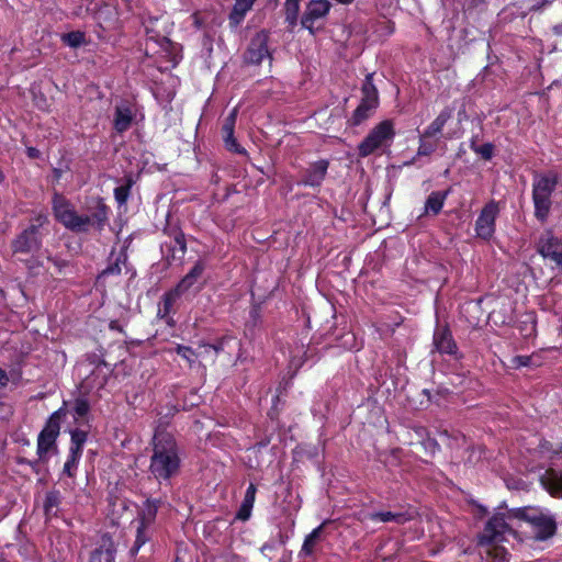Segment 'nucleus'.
<instances>
[{
  "instance_id": "1",
  "label": "nucleus",
  "mask_w": 562,
  "mask_h": 562,
  "mask_svg": "<svg viewBox=\"0 0 562 562\" xmlns=\"http://www.w3.org/2000/svg\"><path fill=\"white\" fill-rule=\"evenodd\" d=\"M516 521L526 522L536 540H546L557 530L555 520L550 514L539 508H517L496 513L486 522L482 532V542H491L503 535L512 533Z\"/></svg>"
},
{
  "instance_id": "2",
  "label": "nucleus",
  "mask_w": 562,
  "mask_h": 562,
  "mask_svg": "<svg viewBox=\"0 0 562 562\" xmlns=\"http://www.w3.org/2000/svg\"><path fill=\"white\" fill-rule=\"evenodd\" d=\"M151 446L149 474L159 483L169 482L179 474L181 468L177 441L170 432L156 429Z\"/></svg>"
},
{
  "instance_id": "3",
  "label": "nucleus",
  "mask_w": 562,
  "mask_h": 562,
  "mask_svg": "<svg viewBox=\"0 0 562 562\" xmlns=\"http://www.w3.org/2000/svg\"><path fill=\"white\" fill-rule=\"evenodd\" d=\"M53 214L56 221L75 233H86L91 228L102 229L108 220L104 204H99L90 214L80 215L68 200L57 193L53 198Z\"/></svg>"
},
{
  "instance_id": "4",
  "label": "nucleus",
  "mask_w": 562,
  "mask_h": 562,
  "mask_svg": "<svg viewBox=\"0 0 562 562\" xmlns=\"http://www.w3.org/2000/svg\"><path fill=\"white\" fill-rule=\"evenodd\" d=\"M558 184V176L553 172L536 175L532 180V202L535 216L544 223L549 216L552 201L551 195Z\"/></svg>"
},
{
  "instance_id": "5",
  "label": "nucleus",
  "mask_w": 562,
  "mask_h": 562,
  "mask_svg": "<svg viewBox=\"0 0 562 562\" xmlns=\"http://www.w3.org/2000/svg\"><path fill=\"white\" fill-rule=\"evenodd\" d=\"M65 415L64 408L54 412L48 418L44 429L37 438V456L40 462H47L50 456L58 452L56 439L60 430V418Z\"/></svg>"
},
{
  "instance_id": "6",
  "label": "nucleus",
  "mask_w": 562,
  "mask_h": 562,
  "mask_svg": "<svg viewBox=\"0 0 562 562\" xmlns=\"http://www.w3.org/2000/svg\"><path fill=\"white\" fill-rule=\"evenodd\" d=\"M48 222L47 215L38 213L34 215L30 225L12 241L14 252L27 254L41 247L40 228Z\"/></svg>"
},
{
  "instance_id": "7",
  "label": "nucleus",
  "mask_w": 562,
  "mask_h": 562,
  "mask_svg": "<svg viewBox=\"0 0 562 562\" xmlns=\"http://www.w3.org/2000/svg\"><path fill=\"white\" fill-rule=\"evenodd\" d=\"M158 504L156 501L147 499L139 512L136 520V539L131 549L132 554H136L138 550L150 539L153 526L156 520Z\"/></svg>"
},
{
  "instance_id": "8",
  "label": "nucleus",
  "mask_w": 562,
  "mask_h": 562,
  "mask_svg": "<svg viewBox=\"0 0 562 562\" xmlns=\"http://www.w3.org/2000/svg\"><path fill=\"white\" fill-rule=\"evenodd\" d=\"M394 126L389 120L379 123L359 145V155L367 157L387 145L394 137Z\"/></svg>"
},
{
  "instance_id": "9",
  "label": "nucleus",
  "mask_w": 562,
  "mask_h": 562,
  "mask_svg": "<svg viewBox=\"0 0 562 562\" xmlns=\"http://www.w3.org/2000/svg\"><path fill=\"white\" fill-rule=\"evenodd\" d=\"M498 213V202L490 201L485 204L475 222V232L477 237L490 239L493 236L495 232V221Z\"/></svg>"
},
{
  "instance_id": "10",
  "label": "nucleus",
  "mask_w": 562,
  "mask_h": 562,
  "mask_svg": "<svg viewBox=\"0 0 562 562\" xmlns=\"http://www.w3.org/2000/svg\"><path fill=\"white\" fill-rule=\"evenodd\" d=\"M269 34L266 31L258 32L250 41L245 60L248 64H260L265 58H270L268 49Z\"/></svg>"
},
{
  "instance_id": "11",
  "label": "nucleus",
  "mask_w": 562,
  "mask_h": 562,
  "mask_svg": "<svg viewBox=\"0 0 562 562\" xmlns=\"http://www.w3.org/2000/svg\"><path fill=\"white\" fill-rule=\"evenodd\" d=\"M330 8L331 4L328 0L310 1L301 19L302 26L313 32L314 22L326 16Z\"/></svg>"
},
{
  "instance_id": "12",
  "label": "nucleus",
  "mask_w": 562,
  "mask_h": 562,
  "mask_svg": "<svg viewBox=\"0 0 562 562\" xmlns=\"http://www.w3.org/2000/svg\"><path fill=\"white\" fill-rule=\"evenodd\" d=\"M538 251L553 262L562 255V241L551 231H546L538 241Z\"/></svg>"
},
{
  "instance_id": "13",
  "label": "nucleus",
  "mask_w": 562,
  "mask_h": 562,
  "mask_svg": "<svg viewBox=\"0 0 562 562\" xmlns=\"http://www.w3.org/2000/svg\"><path fill=\"white\" fill-rule=\"evenodd\" d=\"M328 169V161L318 160L310 166L302 181L305 186L319 187L325 179Z\"/></svg>"
},
{
  "instance_id": "14",
  "label": "nucleus",
  "mask_w": 562,
  "mask_h": 562,
  "mask_svg": "<svg viewBox=\"0 0 562 562\" xmlns=\"http://www.w3.org/2000/svg\"><path fill=\"white\" fill-rule=\"evenodd\" d=\"M205 267L206 265L203 260H198L192 269L176 285L178 291H181L184 294L192 289L202 278Z\"/></svg>"
},
{
  "instance_id": "15",
  "label": "nucleus",
  "mask_w": 562,
  "mask_h": 562,
  "mask_svg": "<svg viewBox=\"0 0 562 562\" xmlns=\"http://www.w3.org/2000/svg\"><path fill=\"white\" fill-rule=\"evenodd\" d=\"M368 518L372 521L394 522L397 525H403L411 520L413 515L409 512L381 510L369 514Z\"/></svg>"
},
{
  "instance_id": "16",
  "label": "nucleus",
  "mask_w": 562,
  "mask_h": 562,
  "mask_svg": "<svg viewBox=\"0 0 562 562\" xmlns=\"http://www.w3.org/2000/svg\"><path fill=\"white\" fill-rule=\"evenodd\" d=\"M434 345L440 353L453 355L457 351V345L447 328H439L435 331Z\"/></svg>"
},
{
  "instance_id": "17",
  "label": "nucleus",
  "mask_w": 562,
  "mask_h": 562,
  "mask_svg": "<svg viewBox=\"0 0 562 562\" xmlns=\"http://www.w3.org/2000/svg\"><path fill=\"white\" fill-rule=\"evenodd\" d=\"M454 108L451 105L446 106L437 117L424 130L425 137H436L439 135L447 122L452 117Z\"/></svg>"
},
{
  "instance_id": "18",
  "label": "nucleus",
  "mask_w": 562,
  "mask_h": 562,
  "mask_svg": "<svg viewBox=\"0 0 562 562\" xmlns=\"http://www.w3.org/2000/svg\"><path fill=\"white\" fill-rule=\"evenodd\" d=\"M541 484L552 496L562 497V473L548 470L541 477Z\"/></svg>"
},
{
  "instance_id": "19",
  "label": "nucleus",
  "mask_w": 562,
  "mask_h": 562,
  "mask_svg": "<svg viewBox=\"0 0 562 562\" xmlns=\"http://www.w3.org/2000/svg\"><path fill=\"white\" fill-rule=\"evenodd\" d=\"M224 341H220L217 345H207V344H201L196 348V355H198V366H203V363H214L218 352L223 349Z\"/></svg>"
},
{
  "instance_id": "20",
  "label": "nucleus",
  "mask_w": 562,
  "mask_h": 562,
  "mask_svg": "<svg viewBox=\"0 0 562 562\" xmlns=\"http://www.w3.org/2000/svg\"><path fill=\"white\" fill-rule=\"evenodd\" d=\"M361 102L368 104L370 108H378L379 93L376 87L373 85V74L366 76L364 82L361 88Z\"/></svg>"
},
{
  "instance_id": "21",
  "label": "nucleus",
  "mask_w": 562,
  "mask_h": 562,
  "mask_svg": "<svg viewBox=\"0 0 562 562\" xmlns=\"http://www.w3.org/2000/svg\"><path fill=\"white\" fill-rule=\"evenodd\" d=\"M115 549L113 542L109 538H103L102 543L97 548L89 562H114Z\"/></svg>"
},
{
  "instance_id": "22",
  "label": "nucleus",
  "mask_w": 562,
  "mask_h": 562,
  "mask_svg": "<svg viewBox=\"0 0 562 562\" xmlns=\"http://www.w3.org/2000/svg\"><path fill=\"white\" fill-rule=\"evenodd\" d=\"M503 535L497 540L491 541V542H482V536L480 537V544L484 547V551L482 553L487 554L491 557V562H506L507 561V551L505 548L496 544L497 542L502 541L504 539Z\"/></svg>"
},
{
  "instance_id": "23",
  "label": "nucleus",
  "mask_w": 562,
  "mask_h": 562,
  "mask_svg": "<svg viewBox=\"0 0 562 562\" xmlns=\"http://www.w3.org/2000/svg\"><path fill=\"white\" fill-rule=\"evenodd\" d=\"M133 121V112L130 106L122 104L115 108L114 128L119 133L127 131Z\"/></svg>"
},
{
  "instance_id": "24",
  "label": "nucleus",
  "mask_w": 562,
  "mask_h": 562,
  "mask_svg": "<svg viewBox=\"0 0 562 562\" xmlns=\"http://www.w3.org/2000/svg\"><path fill=\"white\" fill-rule=\"evenodd\" d=\"M447 196H448V192H440V191L431 192L428 195L426 203H425V213L437 215L441 211Z\"/></svg>"
},
{
  "instance_id": "25",
  "label": "nucleus",
  "mask_w": 562,
  "mask_h": 562,
  "mask_svg": "<svg viewBox=\"0 0 562 562\" xmlns=\"http://www.w3.org/2000/svg\"><path fill=\"white\" fill-rule=\"evenodd\" d=\"M255 1L256 0H236L229 14L231 23L238 25L244 20L246 13L252 8Z\"/></svg>"
},
{
  "instance_id": "26",
  "label": "nucleus",
  "mask_w": 562,
  "mask_h": 562,
  "mask_svg": "<svg viewBox=\"0 0 562 562\" xmlns=\"http://www.w3.org/2000/svg\"><path fill=\"white\" fill-rule=\"evenodd\" d=\"M256 486L255 484H250L246 491L244 501L241 503L240 509L238 512L237 517L241 520H246L250 516V512L254 507L255 498H256Z\"/></svg>"
},
{
  "instance_id": "27",
  "label": "nucleus",
  "mask_w": 562,
  "mask_h": 562,
  "mask_svg": "<svg viewBox=\"0 0 562 562\" xmlns=\"http://www.w3.org/2000/svg\"><path fill=\"white\" fill-rule=\"evenodd\" d=\"M181 291H178V288H173L172 290L165 293L162 297V307L159 308V314L165 317L169 315L173 308V304L182 295Z\"/></svg>"
},
{
  "instance_id": "28",
  "label": "nucleus",
  "mask_w": 562,
  "mask_h": 562,
  "mask_svg": "<svg viewBox=\"0 0 562 562\" xmlns=\"http://www.w3.org/2000/svg\"><path fill=\"white\" fill-rule=\"evenodd\" d=\"M301 1L302 0H285L284 2L285 21L292 27L297 23Z\"/></svg>"
},
{
  "instance_id": "29",
  "label": "nucleus",
  "mask_w": 562,
  "mask_h": 562,
  "mask_svg": "<svg viewBox=\"0 0 562 562\" xmlns=\"http://www.w3.org/2000/svg\"><path fill=\"white\" fill-rule=\"evenodd\" d=\"M434 137H425L424 132L419 135V146L417 149V156H429L436 151L438 147V139Z\"/></svg>"
},
{
  "instance_id": "30",
  "label": "nucleus",
  "mask_w": 562,
  "mask_h": 562,
  "mask_svg": "<svg viewBox=\"0 0 562 562\" xmlns=\"http://www.w3.org/2000/svg\"><path fill=\"white\" fill-rule=\"evenodd\" d=\"M176 352L179 355L182 359H184L190 368H194L198 366V355L196 349H193L189 346L183 345H177Z\"/></svg>"
},
{
  "instance_id": "31",
  "label": "nucleus",
  "mask_w": 562,
  "mask_h": 562,
  "mask_svg": "<svg viewBox=\"0 0 562 562\" xmlns=\"http://www.w3.org/2000/svg\"><path fill=\"white\" fill-rule=\"evenodd\" d=\"M87 437L88 436L85 430L76 429L71 431V446L69 451L81 456V451L85 442L87 441Z\"/></svg>"
},
{
  "instance_id": "32",
  "label": "nucleus",
  "mask_w": 562,
  "mask_h": 562,
  "mask_svg": "<svg viewBox=\"0 0 562 562\" xmlns=\"http://www.w3.org/2000/svg\"><path fill=\"white\" fill-rule=\"evenodd\" d=\"M60 503V494L57 491H52L46 494L44 509L47 516L56 515L57 507Z\"/></svg>"
},
{
  "instance_id": "33",
  "label": "nucleus",
  "mask_w": 562,
  "mask_h": 562,
  "mask_svg": "<svg viewBox=\"0 0 562 562\" xmlns=\"http://www.w3.org/2000/svg\"><path fill=\"white\" fill-rule=\"evenodd\" d=\"M376 108H370L368 104L360 102L355 110L351 121L353 125H359L367 120Z\"/></svg>"
},
{
  "instance_id": "34",
  "label": "nucleus",
  "mask_w": 562,
  "mask_h": 562,
  "mask_svg": "<svg viewBox=\"0 0 562 562\" xmlns=\"http://www.w3.org/2000/svg\"><path fill=\"white\" fill-rule=\"evenodd\" d=\"M323 529V525L315 528L304 540V543L302 546V552H304L306 555H310L313 550L314 546L321 535V531Z\"/></svg>"
},
{
  "instance_id": "35",
  "label": "nucleus",
  "mask_w": 562,
  "mask_h": 562,
  "mask_svg": "<svg viewBox=\"0 0 562 562\" xmlns=\"http://www.w3.org/2000/svg\"><path fill=\"white\" fill-rule=\"evenodd\" d=\"M132 184V179L128 178L125 186L115 188L114 196L119 204H124L127 201Z\"/></svg>"
},
{
  "instance_id": "36",
  "label": "nucleus",
  "mask_w": 562,
  "mask_h": 562,
  "mask_svg": "<svg viewBox=\"0 0 562 562\" xmlns=\"http://www.w3.org/2000/svg\"><path fill=\"white\" fill-rule=\"evenodd\" d=\"M237 113H238L237 108H234L231 111V113L225 117L223 127H222L223 134L231 135L232 133H234L235 124H236V120H237Z\"/></svg>"
},
{
  "instance_id": "37",
  "label": "nucleus",
  "mask_w": 562,
  "mask_h": 562,
  "mask_svg": "<svg viewBox=\"0 0 562 562\" xmlns=\"http://www.w3.org/2000/svg\"><path fill=\"white\" fill-rule=\"evenodd\" d=\"M64 42L70 47H78L85 42V35L81 32H70L63 36Z\"/></svg>"
},
{
  "instance_id": "38",
  "label": "nucleus",
  "mask_w": 562,
  "mask_h": 562,
  "mask_svg": "<svg viewBox=\"0 0 562 562\" xmlns=\"http://www.w3.org/2000/svg\"><path fill=\"white\" fill-rule=\"evenodd\" d=\"M79 459H80V454H75L74 452L69 451V456H68L67 461L64 464L63 472L65 474H67L68 476H72L74 470L76 469Z\"/></svg>"
},
{
  "instance_id": "39",
  "label": "nucleus",
  "mask_w": 562,
  "mask_h": 562,
  "mask_svg": "<svg viewBox=\"0 0 562 562\" xmlns=\"http://www.w3.org/2000/svg\"><path fill=\"white\" fill-rule=\"evenodd\" d=\"M223 138L225 142V146L228 150L238 153V154L245 153V149L239 146L236 138L234 137V133H232L231 135L223 134Z\"/></svg>"
},
{
  "instance_id": "40",
  "label": "nucleus",
  "mask_w": 562,
  "mask_h": 562,
  "mask_svg": "<svg viewBox=\"0 0 562 562\" xmlns=\"http://www.w3.org/2000/svg\"><path fill=\"white\" fill-rule=\"evenodd\" d=\"M74 411L78 417H83L89 411V404L87 400L79 397L74 403Z\"/></svg>"
},
{
  "instance_id": "41",
  "label": "nucleus",
  "mask_w": 562,
  "mask_h": 562,
  "mask_svg": "<svg viewBox=\"0 0 562 562\" xmlns=\"http://www.w3.org/2000/svg\"><path fill=\"white\" fill-rule=\"evenodd\" d=\"M175 247H173V251H178L180 254V256H183L187 251V243H186V239H184V236L182 234H177L175 236Z\"/></svg>"
},
{
  "instance_id": "42",
  "label": "nucleus",
  "mask_w": 562,
  "mask_h": 562,
  "mask_svg": "<svg viewBox=\"0 0 562 562\" xmlns=\"http://www.w3.org/2000/svg\"><path fill=\"white\" fill-rule=\"evenodd\" d=\"M126 261V256L125 255H121L120 257L116 258V261L109 266L104 271H103V274H115V273H120L121 272V266L120 263L121 262H125Z\"/></svg>"
},
{
  "instance_id": "43",
  "label": "nucleus",
  "mask_w": 562,
  "mask_h": 562,
  "mask_svg": "<svg viewBox=\"0 0 562 562\" xmlns=\"http://www.w3.org/2000/svg\"><path fill=\"white\" fill-rule=\"evenodd\" d=\"M475 153L480 154L484 159H491L493 155V146L491 144H484L476 147Z\"/></svg>"
},
{
  "instance_id": "44",
  "label": "nucleus",
  "mask_w": 562,
  "mask_h": 562,
  "mask_svg": "<svg viewBox=\"0 0 562 562\" xmlns=\"http://www.w3.org/2000/svg\"><path fill=\"white\" fill-rule=\"evenodd\" d=\"M531 358L529 356H516L513 358V364L516 368L527 367L530 364Z\"/></svg>"
},
{
  "instance_id": "45",
  "label": "nucleus",
  "mask_w": 562,
  "mask_h": 562,
  "mask_svg": "<svg viewBox=\"0 0 562 562\" xmlns=\"http://www.w3.org/2000/svg\"><path fill=\"white\" fill-rule=\"evenodd\" d=\"M533 1H535V3L532 4L533 10H539L542 7H544L546 4L551 2V0H533Z\"/></svg>"
},
{
  "instance_id": "46",
  "label": "nucleus",
  "mask_w": 562,
  "mask_h": 562,
  "mask_svg": "<svg viewBox=\"0 0 562 562\" xmlns=\"http://www.w3.org/2000/svg\"><path fill=\"white\" fill-rule=\"evenodd\" d=\"M9 382L7 372L0 368V386H5Z\"/></svg>"
},
{
  "instance_id": "47",
  "label": "nucleus",
  "mask_w": 562,
  "mask_h": 562,
  "mask_svg": "<svg viewBox=\"0 0 562 562\" xmlns=\"http://www.w3.org/2000/svg\"><path fill=\"white\" fill-rule=\"evenodd\" d=\"M48 260H50L59 270H61V268L66 265L65 261H60L57 259L48 258Z\"/></svg>"
},
{
  "instance_id": "48",
  "label": "nucleus",
  "mask_w": 562,
  "mask_h": 562,
  "mask_svg": "<svg viewBox=\"0 0 562 562\" xmlns=\"http://www.w3.org/2000/svg\"><path fill=\"white\" fill-rule=\"evenodd\" d=\"M479 4V0H467V5L469 9L476 8Z\"/></svg>"
},
{
  "instance_id": "49",
  "label": "nucleus",
  "mask_w": 562,
  "mask_h": 562,
  "mask_svg": "<svg viewBox=\"0 0 562 562\" xmlns=\"http://www.w3.org/2000/svg\"><path fill=\"white\" fill-rule=\"evenodd\" d=\"M272 548H273V547H272L271 544L266 543V544H263V546H262L261 551L265 553L266 551H269V550H271Z\"/></svg>"
},
{
  "instance_id": "50",
  "label": "nucleus",
  "mask_w": 562,
  "mask_h": 562,
  "mask_svg": "<svg viewBox=\"0 0 562 562\" xmlns=\"http://www.w3.org/2000/svg\"><path fill=\"white\" fill-rule=\"evenodd\" d=\"M29 155H30L31 157H36V155H37V150H36L35 148H29Z\"/></svg>"
},
{
  "instance_id": "51",
  "label": "nucleus",
  "mask_w": 562,
  "mask_h": 562,
  "mask_svg": "<svg viewBox=\"0 0 562 562\" xmlns=\"http://www.w3.org/2000/svg\"><path fill=\"white\" fill-rule=\"evenodd\" d=\"M555 265L562 269V255L557 259Z\"/></svg>"
},
{
  "instance_id": "52",
  "label": "nucleus",
  "mask_w": 562,
  "mask_h": 562,
  "mask_svg": "<svg viewBox=\"0 0 562 562\" xmlns=\"http://www.w3.org/2000/svg\"><path fill=\"white\" fill-rule=\"evenodd\" d=\"M337 2L339 3H342V4H349L351 3L353 0H336Z\"/></svg>"
},
{
  "instance_id": "53",
  "label": "nucleus",
  "mask_w": 562,
  "mask_h": 562,
  "mask_svg": "<svg viewBox=\"0 0 562 562\" xmlns=\"http://www.w3.org/2000/svg\"><path fill=\"white\" fill-rule=\"evenodd\" d=\"M428 445H429V447H431L432 449H435V448H437V447H438V445H437L435 441H432V440H429V441H428Z\"/></svg>"
}]
</instances>
